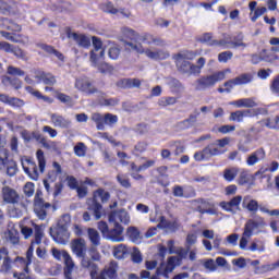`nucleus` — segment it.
<instances>
[{"mask_svg":"<svg viewBox=\"0 0 279 279\" xmlns=\"http://www.w3.org/2000/svg\"><path fill=\"white\" fill-rule=\"evenodd\" d=\"M36 158L38 166H36V162H34L32 158L26 156L21 157V165L24 173H26V175H28V178L35 182H37L41 173H45V169L47 167V160L45 159V151H43V149L37 150Z\"/></svg>","mask_w":279,"mask_h":279,"instance_id":"f257e3e1","label":"nucleus"},{"mask_svg":"<svg viewBox=\"0 0 279 279\" xmlns=\"http://www.w3.org/2000/svg\"><path fill=\"white\" fill-rule=\"evenodd\" d=\"M230 145V137L216 140L214 143L207 145L203 150L194 154V160L202 162L204 160H210L213 156H221L226 154V147Z\"/></svg>","mask_w":279,"mask_h":279,"instance_id":"f03ea898","label":"nucleus"},{"mask_svg":"<svg viewBox=\"0 0 279 279\" xmlns=\"http://www.w3.org/2000/svg\"><path fill=\"white\" fill-rule=\"evenodd\" d=\"M267 226V222L265 221V218L257 216L254 219H250L244 225V231L242 234V238L240 239V250H248L247 243L250 242L247 239H252L254 234H260V229L265 228Z\"/></svg>","mask_w":279,"mask_h":279,"instance_id":"7ed1b4c3","label":"nucleus"},{"mask_svg":"<svg viewBox=\"0 0 279 279\" xmlns=\"http://www.w3.org/2000/svg\"><path fill=\"white\" fill-rule=\"evenodd\" d=\"M122 34L124 38H129V40H132L131 43H128V47L132 49L131 45H162V41L151 34H137L132 28H123Z\"/></svg>","mask_w":279,"mask_h":279,"instance_id":"20e7f679","label":"nucleus"},{"mask_svg":"<svg viewBox=\"0 0 279 279\" xmlns=\"http://www.w3.org/2000/svg\"><path fill=\"white\" fill-rule=\"evenodd\" d=\"M94 49L90 51V62L92 66H95L100 71V73H106L108 64L104 63V57L106 56V49L104 48V43L99 37L92 38Z\"/></svg>","mask_w":279,"mask_h":279,"instance_id":"39448f33","label":"nucleus"},{"mask_svg":"<svg viewBox=\"0 0 279 279\" xmlns=\"http://www.w3.org/2000/svg\"><path fill=\"white\" fill-rule=\"evenodd\" d=\"M184 258V256H171L168 259V263L165 264L162 263L160 265V267L157 268L156 275L153 277H149V271L147 270H143L141 272V278L143 279H160V276H162L163 278H169V274H171V271H173V269H175V267H178L181 263L182 259Z\"/></svg>","mask_w":279,"mask_h":279,"instance_id":"423d86ee","label":"nucleus"},{"mask_svg":"<svg viewBox=\"0 0 279 279\" xmlns=\"http://www.w3.org/2000/svg\"><path fill=\"white\" fill-rule=\"evenodd\" d=\"M230 73H232V70L225 69L213 74L202 76L195 82L196 90H206V88H213V86L218 84V82H223V80H226Z\"/></svg>","mask_w":279,"mask_h":279,"instance_id":"0eeeda50","label":"nucleus"},{"mask_svg":"<svg viewBox=\"0 0 279 279\" xmlns=\"http://www.w3.org/2000/svg\"><path fill=\"white\" fill-rule=\"evenodd\" d=\"M98 230L107 241H112V243H121L125 241V238L123 236V226L121 225H113V228L110 229L106 221H99Z\"/></svg>","mask_w":279,"mask_h":279,"instance_id":"6e6552de","label":"nucleus"},{"mask_svg":"<svg viewBox=\"0 0 279 279\" xmlns=\"http://www.w3.org/2000/svg\"><path fill=\"white\" fill-rule=\"evenodd\" d=\"M71 250L76 258H81V267H95L93 260L86 257V240L78 238L71 242Z\"/></svg>","mask_w":279,"mask_h":279,"instance_id":"1a4fd4ad","label":"nucleus"},{"mask_svg":"<svg viewBox=\"0 0 279 279\" xmlns=\"http://www.w3.org/2000/svg\"><path fill=\"white\" fill-rule=\"evenodd\" d=\"M130 46L132 51H136V53H145L146 58H149V60H167V58H169V52L162 49H145L143 44H130Z\"/></svg>","mask_w":279,"mask_h":279,"instance_id":"9d476101","label":"nucleus"},{"mask_svg":"<svg viewBox=\"0 0 279 279\" xmlns=\"http://www.w3.org/2000/svg\"><path fill=\"white\" fill-rule=\"evenodd\" d=\"M97 199H100V202H102V204H106V202H108V199H110V193H108L105 190H98L94 193V199L92 201L89 210L94 211V217H95L96 221H99V219L104 215V207L101 206V204H99L97 202Z\"/></svg>","mask_w":279,"mask_h":279,"instance_id":"9b49d317","label":"nucleus"},{"mask_svg":"<svg viewBox=\"0 0 279 279\" xmlns=\"http://www.w3.org/2000/svg\"><path fill=\"white\" fill-rule=\"evenodd\" d=\"M150 221L151 223H158L157 228L161 230H169L170 232H175V230H179L180 228V223L178 221L169 222L165 219V216H161L158 211L155 213V216L150 215Z\"/></svg>","mask_w":279,"mask_h":279,"instance_id":"f8f14e48","label":"nucleus"},{"mask_svg":"<svg viewBox=\"0 0 279 279\" xmlns=\"http://www.w3.org/2000/svg\"><path fill=\"white\" fill-rule=\"evenodd\" d=\"M109 223H113V226L124 223V226H128V223H130V213L125 209L111 211L109 214Z\"/></svg>","mask_w":279,"mask_h":279,"instance_id":"ddd939ff","label":"nucleus"},{"mask_svg":"<svg viewBox=\"0 0 279 279\" xmlns=\"http://www.w3.org/2000/svg\"><path fill=\"white\" fill-rule=\"evenodd\" d=\"M49 208H51V204L45 203L40 195L36 194L34 203V213L36 214L38 219H47V210H49Z\"/></svg>","mask_w":279,"mask_h":279,"instance_id":"4468645a","label":"nucleus"},{"mask_svg":"<svg viewBox=\"0 0 279 279\" xmlns=\"http://www.w3.org/2000/svg\"><path fill=\"white\" fill-rule=\"evenodd\" d=\"M241 204H243V196L238 195L231 198L230 202H221L220 208L234 215V213H239V210H241Z\"/></svg>","mask_w":279,"mask_h":279,"instance_id":"2eb2a0df","label":"nucleus"},{"mask_svg":"<svg viewBox=\"0 0 279 279\" xmlns=\"http://www.w3.org/2000/svg\"><path fill=\"white\" fill-rule=\"evenodd\" d=\"M0 51L13 53L15 58H20V60H27V52L19 47H14V45H11L8 41H0Z\"/></svg>","mask_w":279,"mask_h":279,"instance_id":"dca6fc26","label":"nucleus"},{"mask_svg":"<svg viewBox=\"0 0 279 279\" xmlns=\"http://www.w3.org/2000/svg\"><path fill=\"white\" fill-rule=\"evenodd\" d=\"M75 88L85 95H94L97 92V88L90 84V81L87 77L76 78Z\"/></svg>","mask_w":279,"mask_h":279,"instance_id":"f3484780","label":"nucleus"},{"mask_svg":"<svg viewBox=\"0 0 279 279\" xmlns=\"http://www.w3.org/2000/svg\"><path fill=\"white\" fill-rule=\"evenodd\" d=\"M50 123L53 128H60L61 130H69L71 128V120L64 118L60 113H50Z\"/></svg>","mask_w":279,"mask_h":279,"instance_id":"a211bd4d","label":"nucleus"},{"mask_svg":"<svg viewBox=\"0 0 279 279\" xmlns=\"http://www.w3.org/2000/svg\"><path fill=\"white\" fill-rule=\"evenodd\" d=\"M201 43H205L209 47H221L222 49H228V41L226 39H213V34L205 33L199 37Z\"/></svg>","mask_w":279,"mask_h":279,"instance_id":"6ab92c4d","label":"nucleus"},{"mask_svg":"<svg viewBox=\"0 0 279 279\" xmlns=\"http://www.w3.org/2000/svg\"><path fill=\"white\" fill-rule=\"evenodd\" d=\"M267 153L265 148H258L255 151L251 153L246 158L247 167H254V165H258L260 160H265Z\"/></svg>","mask_w":279,"mask_h":279,"instance_id":"aec40b11","label":"nucleus"},{"mask_svg":"<svg viewBox=\"0 0 279 279\" xmlns=\"http://www.w3.org/2000/svg\"><path fill=\"white\" fill-rule=\"evenodd\" d=\"M26 258H27V260L23 257H17L15 259V264L21 265L23 267L25 274H29V265H32V258H34V245H32V244L26 252Z\"/></svg>","mask_w":279,"mask_h":279,"instance_id":"412c9836","label":"nucleus"},{"mask_svg":"<svg viewBox=\"0 0 279 279\" xmlns=\"http://www.w3.org/2000/svg\"><path fill=\"white\" fill-rule=\"evenodd\" d=\"M68 38H71L78 45V47H83L84 49H88L90 46V38H88L86 35L77 34L68 32Z\"/></svg>","mask_w":279,"mask_h":279,"instance_id":"4be33fe9","label":"nucleus"},{"mask_svg":"<svg viewBox=\"0 0 279 279\" xmlns=\"http://www.w3.org/2000/svg\"><path fill=\"white\" fill-rule=\"evenodd\" d=\"M197 54L193 51H183L174 57L177 68L190 64L189 60H195Z\"/></svg>","mask_w":279,"mask_h":279,"instance_id":"5701e85b","label":"nucleus"},{"mask_svg":"<svg viewBox=\"0 0 279 279\" xmlns=\"http://www.w3.org/2000/svg\"><path fill=\"white\" fill-rule=\"evenodd\" d=\"M50 234L57 243H64V239H69L66 227L50 228Z\"/></svg>","mask_w":279,"mask_h":279,"instance_id":"b1692460","label":"nucleus"},{"mask_svg":"<svg viewBox=\"0 0 279 279\" xmlns=\"http://www.w3.org/2000/svg\"><path fill=\"white\" fill-rule=\"evenodd\" d=\"M229 105L235 106V108H256L258 102H256V98H241L229 102Z\"/></svg>","mask_w":279,"mask_h":279,"instance_id":"393cba45","label":"nucleus"},{"mask_svg":"<svg viewBox=\"0 0 279 279\" xmlns=\"http://www.w3.org/2000/svg\"><path fill=\"white\" fill-rule=\"evenodd\" d=\"M198 213H201V215H219V211L215 208V204L204 199L201 201Z\"/></svg>","mask_w":279,"mask_h":279,"instance_id":"a878e982","label":"nucleus"},{"mask_svg":"<svg viewBox=\"0 0 279 279\" xmlns=\"http://www.w3.org/2000/svg\"><path fill=\"white\" fill-rule=\"evenodd\" d=\"M1 36L11 43H17L20 45H27V43H29V37L24 35H14L9 32H1Z\"/></svg>","mask_w":279,"mask_h":279,"instance_id":"bb28decb","label":"nucleus"},{"mask_svg":"<svg viewBox=\"0 0 279 279\" xmlns=\"http://www.w3.org/2000/svg\"><path fill=\"white\" fill-rule=\"evenodd\" d=\"M2 197L3 202H5L7 204H16V202H19V194L11 187L2 189Z\"/></svg>","mask_w":279,"mask_h":279,"instance_id":"cd10ccee","label":"nucleus"},{"mask_svg":"<svg viewBox=\"0 0 279 279\" xmlns=\"http://www.w3.org/2000/svg\"><path fill=\"white\" fill-rule=\"evenodd\" d=\"M242 207L248 210V213H258V201L252 198V196H244Z\"/></svg>","mask_w":279,"mask_h":279,"instance_id":"c85d7f7f","label":"nucleus"},{"mask_svg":"<svg viewBox=\"0 0 279 279\" xmlns=\"http://www.w3.org/2000/svg\"><path fill=\"white\" fill-rule=\"evenodd\" d=\"M0 101H2L3 104H8L13 108H23V106H25V102L22 99L10 97L5 94L0 95Z\"/></svg>","mask_w":279,"mask_h":279,"instance_id":"c756f323","label":"nucleus"},{"mask_svg":"<svg viewBox=\"0 0 279 279\" xmlns=\"http://www.w3.org/2000/svg\"><path fill=\"white\" fill-rule=\"evenodd\" d=\"M177 69H179L181 73H189V75H199V73H202V66L192 63H184V65H179Z\"/></svg>","mask_w":279,"mask_h":279,"instance_id":"7c9ffc66","label":"nucleus"},{"mask_svg":"<svg viewBox=\"0 0 279 279\" xmlns=\"http://www.w3.org/2000/svg\"><path fill=\"white\" fill-rule=\"evenodd\" d=\"M63 263L65 265L64 267V276L65 279H73L71 276L73 275V269H75V262L73 260V257H71V254L65 256L63 259Z\"/></svg>","mask_w":279,"mask_h":279,"instance_id":"2f4dec72","label":"nucleus"},{"mask_svg":"<svg viewBox=\"0 0 279 279\" xmlns=\"http://www.w3.org/2000/svg\"><path fill=\"white\" fill-rule=\"evenodd\" d=\"M35 80H38V82H44L48 86H53V84H56V76L46 74L43 71L35 72Z\"/></svg>","mask_w":279,"mask_h":279,"instance_id":"473e14b6","label":"nucleus"},{"mask_svg":"<svg viewBox=\"0 0 279 279\" xmlns=\"http://www.w3.org/2000/svg\"><path fill=\"white\" fill-rule=\"evenodd\" d=\"M0 253L3 254L4 259L2 262L0 274H8L12 270V259H10V256H8L9 252L8 248L3 247L1 248Z\"/></svg>","mask_w":279,"mask_h":279,"instance_id":"72a5a7b5","label":"nucleus"},{"mask_svg":"<svg viewBox=\"0 0 279 279\" xmlns=\"http://www.w3.org/2000/svg\"><path fill=\"white\" fill-rule=\"evenodd\" d=\"M93 266H87L85 267V269H88L89 274H90V278L92 279H106V271L102 270L100 274H98L99 271V266H97V264L92 262Z\"/></svg>","mask_w":279,"mask_h":279,"instance_id":"f704fd0d","label":"nucleus"},{"mask_svg":"<svg viewBox=\"0 0 279 279\" xmlns=\"http://www.w3.org/2000/svg\"><path fill=\"white\" fill-rule=\"evenodd\" d=\"M167 248L169 254H177L178 256H186V250L182 247L175 246V242L173 240H169L167 242Z\"/></svg>","mask_w":279,"mask_h":279,"instance_id":"c9c22d12","label":"nucleus"},{"mask_svg":"<svg viewBox=\"0 0 279 279\" xmlns=\"http://www.w3.org/2000/svg\"><path fill=\"white\" fill-rule=\"evenodd\" d=\"M245 117H252V110H238L230 114V121H236L238 123H242Z\"/></svg>","mask_w":279,"mask_h":279,"instance_id":"e433bc0d","label":"nucleus"},{"mask_svg":"<svg viewBox=\"0 0 279 279\" xmlns=\"http://www.w3.org/2000/svg\"><path fill=\"white\" fill-rule=\"evenodd\" d=\"M4 236L7 241H9V243H12V245H19L20 238H19V231H16V229L14 228L8 229L4 232Z\"/></svg>","mask_w":279,"mask_h":279,"instance_id":"4c0bfd02","label":"nucleus"},{"mask_svg":"<svg viewBox=\"0 0 279 279\" xmlns=\"http://www.w3.org/2000/svg\"><path fill=\"white\" fill-rule=\"evenodd\" d=\"M126 234L133 243H141V239H143L141 231L136 227H129Z\"/></svg>","mask_w":279,"mask_h":279,"instance_id":"58836bf2","label":"nucleus"},{"mask_svg":"<svg viewBox=\"0 0 279 279\" xmlns=\"http://www.w3.org/2000/svg\"><path fill=\"white\" fill-rule=\"evenodd\" d=\"M276 53H278V51L274 50L272 47L271 49H263L262 56L264 62H276V60H278V54Z\"/></svg>","mask_w":279,"mask_h":279,"instance_id":"ea45409f","label":"nucleus"},{"mask_svg":"<svg viewBox=\"0 0 279 279\" xmlns=\"http://www.w3.org/2000/svg\"><path fill=\"white\" fill-rule=\"evenodd\" d=\"M52 171L48 172V175L51 182H56L58 180V177L62 175V166L59 162L54 161L52 162Z\"/></svg>","mask_w":279,"mask_h":279,"instance_id":"a19ab883","label":"nucleus"},{"mask_svg":"<svg viewBox=\"0 0 279 279\" xmlns=\"http://www.w3.org/2000/svg\"><path fill=\"white\" fill-rule=\"evenodd\" d=\"M88 239L90 243L95 246L98 247V245L101 244V236H99V232L97 230L89 228L87 230Z\"/></svg>","mask_w":279,"mask_h":279,"instance_id":"79ce46f5","label":"nucleus"},{"mask_svg":"<svg viewBox=\"0 0 279 279\" xmlns=\"http://www.w3.org/2000/svg\"><path fill=\"white\" fill-rule=\"evenodd\" d=\"M263 125L268 130H279V116H274L263 120Z\"/></svg>","mask_w":279,"mask_h":279,"instance_id":"37998d69","label":"nucleus"},{"mask_svg":"<svg viewBox=\"0 0 279 279\" xmlns=\"http://www.w3.org/2000/svg\"><path fill=\"white\" fill-rule=\"evenodd\" d=\"M43 239H45V231H43L40 227H36L34 239L32 240L31 245H41Z\"/></svg>","mask_w":279,"mask_h":279,"instance_id":"c03bdc74","label":"nucleus"},{"mask_svg":"<svg viewBox=\"0 0 279 279\" xmlns=\"http://www.w3.org/2000/svg\"><path fill=\"white\" fill-rule=\"evenodd\" d=\"M119 269V265L117 262H111L107 268L104 269L107 277L110 279H117V271Z\"/></svg>","mask_w":279,"mask_h":279,"instance_id":"a18cd8bd","label":"nucleus"},{"mask_svg":"<svg viewBox=\"0 0 279 279\" xmlns=\"http://www.w3.org/2000/svg\"><path fill=\"white\" fill-rule=\"evenodd\" d=\"M265 242L258 240V239H255L253 240V242L251 243V245L248 246V251L250 252H265Z\"/></svg>","mask_w":279,"mask_h":279,"instance_id":"49530a36","label":"nucleus"},{"mask_svg":"<svg viewBox=\"0 0 279 279\" xmlns=\"http://www.w3.org/2000/svg\"><path fill=\"white\" fill-rule=\"evenodd\" d=\"M239 175V168H227L223 172V178L227 182H232Z\"/></svg>","mask_w":279,"mask_h":279,"instance_id":"de8ad7c7","label":"nucleus"},{"mask_svg":"<svg viewBox=\"0 0 279 279\" xmlns=\"http://www.w3.org/2000/svg\"><path fill=\"white\" fill-rule=\"evenodd\" d=\"M92 121H94V123H96L97 130H106L105 116H102L100 113H93Z\"/></svg>","mask_w":279,"mask_h":279,"instance_id":"09e8293b","label":"nucleus"},{"mask_svg":"<svg viewBox=\"0 0 279 279\" xmlns=\"http://www.w3.org/2000/svg\"><path fill=\"white\" fill-rule=\"evenodd\" d=\"M126 254H128V248L125 247V245L119 244L114 246L113 248L114 258H118L119 260H121L122 258L125 257Z\"/></svg>","mask_w":279,"mask_h":279,"instance_id":"8fccbe9b","label":"nucleus"},{"mask_svg":"<svg viewBox=\"0 0 279 279\" xmlns=\"http://www.w3.org/2000/svg\"><path fill=\"white\" fill-rule=\"evenodd\" d=\"M254 80V76L250 73H244L235 77V84L238 86H243V84H250Z\"/></svg>","mask_w":279,"mask_h":279,"instance_id":"3c124183","label":"nucleus"},{"mask_svg":"<svg viewBox=\"0 0 279 279\" xmlns=\"http://www.w3.org/2000/svg\"><path fill=\"white\" fill-rule=\"evenodd\" d=\"M269 271H276L275 264H264L259 267H255V274L263 275V274H269Z\"/></svg>","mask_w":279,"mask_h":279,"instance_id":"603ef678","label":"nucleus"},{"mask_svg":"<svg viewBox=\"0 0 279 279\" xmlns=\"http://www.w3.org/2000/svg\"><path fill=\"white\" fill-rule=\"evenodd\" d=\"M2 83L10 84L11 86H13V88H15V90L23 88V82H21L19 78H10L5 76L4 78H2Z\"/></svg>","mask_w":279,"mask_h":279,"instance_id":"864d4df0","label":"nucleus"},{"mask_svg":"<svg viewBox=\"0 0 279 279\" xmlns=\"http://www.w3.org/2000/svg\"><path fill=\"white\" fill-rule=\"evenodd\" d=\"M86 144L80 142L74 146V154L75 156H78V158H84V156H86Z\"/></svg>","mask_w":279,"mask_h":279,"instance_id":"5fc2aeb1","label":"nucleus"},{"mask_svg":"<svg viewBox=\"0 0 279 279\" xmlns=\"http://www.w3.org/2000/svg\"><path fill=\"white\" fill-rule=\"evenodd\" d=\"M39 47L47 53H53V56H56L59 60H64V56L59 51H57L56 49H53V47L48 46L46 44H41L39 45Z\"/></svg>","mask_w":279,"mask_h":279,"instance_id":"6e6d98bb","label":"nucleus"},{"mask_svg":"<svg viewBox=\"0 0 279 279\" xmlns=\"http://www.w3.org/2000/svg\"><path fill=\"white\" fill-rule=\"evenodd\" d=\"M108 56L111 60H118L119 56H121V49H119V46L117 45L110 46Z\"/></svg>","mask_w":279,"mask_h":279,"instance_id":"4d7b16f0","label":"nucleus"},{"mask_svg":"<svg viewBox=\"0 0 279 279\" xmlns=\"http://www.w3.org/2000/svg\"><path fill=\"white\" fill-rule=\"evenodd\" d=\"M88 254H89L90 260H95L96 263H99V260H101V254H99L97 246L89 247Z\"/></svg>","mask_w":279,"mask_h":279,"instance_id":"13d9d810","label":"nucleus"},{"mask_svg":"<svg viewBox=\"0 0 279 279\" xmlns=\"http://www.w3.org/2000/svg\"><path fill=\"white\" fill-rule=\"evenodd\" d=\"M68 255H69V252H66V251H60L58 248H52V256H53V258H56V260H64Z\"/></svg>","mask_w":279,"mask_h":279,"instance_id":"bf43d9fd","label":"nucleus"},{"mask_svg":"<svg viewBox=\"0 0 279 279\" xmlns=\"http://www.w3.org/2000/svg\"><path fill=\"white\" fill-rule=\"evenodd\" d=\"M7 73L9 75L19 76V77H23V75H25V71L21 70L20 68H15L13 65H10L8 68Z\"/></svg>","mask_w":279,"mask_h":279,"instance_id":"052dcab7","label":"nucleus"},{"mask_svg":"<svg viewBox=\"0 0 279 279\" xmlns=\"http://www.w3.org/2000/svg\"><path fill=\"white\" fill-rule=\"evenodd\" d=\"M117 180L124 189H130V186H132L126 174H118Z\"/></svg>","mask_w":279,"mask_h":279,"instance_id":"680f3d73","label":"nucleus"},{"mask_svg":"<svg viewBox=\"0 0 279 279\" xmlns=\"http://www.w3.org/2000/svg\"><path fill=\"white\" fill-rule=\"evenodd\" d=\"M270 90L272 95L279 97V74L272 80Z\"/></svg>","mask_w":279,"mask_h":279,"instance_id":"e2e57ef3","label":"nucleus"},{"mask_svg":"<svg viewBox=\"0 0 279 279\" xmlns=\"http://www.w3.org/2000/svg\"><path fill=\"white\" fill-rule=\"evenodd\" d=\"M104 12H107V14H119V10L114 8V4L112 2H107L102 5Z\"/></svg>","mask_w":279,"mask_h":279,"instance_id":"0e129e2a","label":"nucleus"},{"mask_svg":"<svg viewBox=\"0 0 279 279\" xmlns=\"http://www.w3.org/2000/svg\"><path fill=\"white\" fill-rule=\"evenodd\" d=\"M4 25H7V29L10 32H21V25L14 23L13 21L4 20Z\"/></svg>","mask_w":279,"mask_h":279,"instance_id":"69168bd1","label":"nucleus"},{"mask_svg":"<svg viewBox=\"0 0 279 279\" xmlns=\"http://www.w3.org/2000/svg\"><path fill=\"white\" fill-rule=\"evenodd\" d=\"M232 52L231 51H223L218 54V62L226 63L229 60H232Z\"/></svg>","mask_w":279,"mask_h":279,"instance_id":"338daca9","label":"nucleus"},{"mask_svg":"<svg viewBox=\"0 0 279 279\" xmlns=\"http://www.w3.org/2000/svg\"><path fill=\"white\" fill-rule=\"evenodd\" d=\"M119 121V118L116 114L107 113L105 114V125H114Z\"/></svg>","mask_w":279,"mask_h":279,"instance_id":"774afa93","label":"nucleus"}]
</instances>
